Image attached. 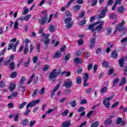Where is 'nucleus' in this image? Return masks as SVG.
Masks as SVG:
<instances>
[{"instance_id": "27", "label": "nucleus", "mask_w": 127, "mask_h": 127, "mask_svg": "<svg viewBox=\"0 0 127 127\" xmlns=\"http://www.w3.org/2000/svg\"><path fill=\"white\" fill-rule=\"evenodd\" d=\"M107 91H108V87L104 86L101 88L100 92L101 94H105V93H106V92H107Z\"/></svg>"}, {"instance_id": "21", "label": "nucleus", "mask_w": 127, "mask_h": 127, "mask_svg": "<svg viewBox=\"0 0 127 127\" xmlns=\"http://www.w3.org/2000/svg\"><path fill=\"white\" fill-rule=\"evenodd\" d=\"M60 74H61V75H64L65 77H69V76L71 75V72L64 71L62 72H61Z\"/></svg>"}, {"instance_id": "62", "label": "nucleus", "mask_w": 127, "mask_h": 127, "mask_svg": "<svg viewBox=\"0 0 127 127\" xmlns=\"http://www.w3.org/2000/svg\"><path fill=\"white\" fill-rule=\"evenodd\" d=\"M14 44L13 43H10L8 48V50H10V49H12V47H13Z\"/></svg>"}, {"instance_id": "25", "label": "nucleus", "mask_w": 127, "mask_h": 127, "mask_svg": "<svg viewBox=\"0 0 127 127\" xmlns=\"http://www.w3.org/2000/svg\"><path fill=\"white\" fill-rule=\"evenodd\" d=\"M95 25H96V22L92 24L89 25L88 26L89 29L91 30L92 32H93V33H94V32L95 31V29L93 30V28H94V27L95 26Z\"/></svg>"}, {"instance_id": "39", "label": "nucleus", "mask_w": 127, "mask_h": 127, "mask_svg": "<svg viewBox=\"0 0 127 127\" xmlns=\"http://www.w3.org/2000/svg\"><path fill=\"white\" fill-rule=\"evenodd\" d=\"M38 89H36L34 90L33 94H32V97H36L37 96V94L38 93Z\"/></svg>"}, {"instance_id": "53", "label": "nucleus", "mask_w": 127, "mask_h": 127, "mask_svg": "<svg viewBox=\"0 0 127 127\" xmlns=\"http://www.w3.org/2000/svg\"><path fill=\"white\" fill-rule=\"evenodd\" d=\"M38 60V57H37V56L34 57L33 58V63H34V64L37 63V61Z\"/></svg>"}, {"instance_id": "20", "label": "nucleus", "mask_w": 127, "mask_h": 127, "mask_svg": "<svg viewBox=\"0 0 127 127\" xmlns=\"http://www.w3.org/2000/svg\"><path fill=\"white\" fill-rule=\"evenodd\" d=\"M23 11L22 13V15H26L28 12H29V9L27 8V6H25L23 8Z\"/></svg>"}, {"instance_id": "49", "label": "nucleus", "mask_w": 127, "mask_h": 127, "mask_svg": "<svg viewBox=\"0 0 127 127\" xmlns=\"http://www.w3.org/2000/svg\"><path fill=\"white\" fill-rule=\"evenodd\" d=\"M16 76H17V73L15 71H14L13 72H12L10 75L11 78H15Z\"/></svg>"}, {"instance_id": "37", "label": "nucleus", "mask_w": 127, "mask_h": 127, "mask_svg": "<svg viewBox=\"0 0 127 127\" xmlns=\"http://www.w3.org/2000/svg\"><path fill=\"white\" fill-rule=\"evenodd\" d=\"M52 43H53V44H54V46L55 47L58 46V45H59V42L56 41V40H52Z\"/></svg>"}, {"instance_id": "55", "label": "nucleus", "mask_w": 127, "mask_h": 127, "mask_svg": "<svg viewBox=\"0 0 127 127\" xmlns=\"http://www.w3.org/2000/svg\"><path fill=\"white\" fill-rule=\"evenodd\" d=\"M14 28L15 29H17L18 28V22L15 21L14 24Z\"/></svg>"}, {"instance_id": "30", "label": "nucleus", "mask_w": 127, "mask_h": 127, "mask_svg": "<svg viewBox=\"0 0 127 127\" xmlns=\"http://www.w3.org/2000/svg\"><path fill=\"white\" fill-rule=\"evenodd\" d=\"M49 68H50V65H49L48 64H46L43 67V68L42 69V71H43L44 72H46V71H48V69H49Z\"/></svg>"}, {"instance_id": "7", "label": "nucleus", "mask_w": 127, "mask_h": 127, "mask_svg": "<svg viewBox=\"0 0 127 127\" xmlns=\"http://www.w3.org/2000/svg\"><path fill=\"white\" fill-rule=\"evenodd\" d=\"M125 21L123 20L122 23H120L116 27V29L115 31L114 32V33H116L117 31H124V29H125V28H124V25H125Z\"/></svg>"}, {"instance_id": "10", "label": "nucleus", "mask_w": 127, "mask_h": 127, "mask_svg": "<svg viewBox=\"0 0 127 127\" xmlns=\"http://www.w3.org/2000/svg\"><path fill=\"white\" fill-rule=\"evenodd\" d=\"M43 31H44V28H41L39 30V34H41V36L43 37H45V38H48L50 36V35L49 34H45L43 33Z\"/></svg>"}, {"instance_id": "1", "label": "nucleus", "mask_w": 127, "mask_h": 127, "mask_svg": "<svg viewBox=\"0 0 127 127\" xmlns=\"http://www.w3.org/2000/svg\"><path fill=\"white\" fill-rule=\"evenodd\" d=\"M60 73V70H58L57 69H54L50 73L49 80L50 81H55L56 78H57V76H58Z\"/></svg>"}, {"instance_id": "29", "label": "nucleus", "mask_w": 127, "mask_h": 127, "mask_svg": "<svg viewBox=\"0 0 127 127\" xmlns=\"http://www.w3.org/2000/svg\"><path fill=\"white\" fill-rule=\"evenodd\" d=\"M10 69L11 70H14V68H15V64L14 62H12L10 63L9 64Z\"/></svg>"}, {"instance_id": "63", "label": "nucleus", "mask_w": 127, "mask_h": 127, "mask_svg": "<svg viewBox=\"0 0 127 127\" xmlns=\"http://www.w3.org/2000/svg\"><path fill=\"white\" fill-rule=\"evenodd\" d=\"M5 85V82L0 81V88H3Z\"/></svg>"}, {"instance_id": "26", "label": "nucleus", "mask_w": 127, "mask_h": 127, "mask_svg": "<svg viewBox=\"0 0 127 127\" xmlns=\"http://www.w3.org/2000/svg\"><path fill=\"white\" fill-rule=\"evenodd\" d=\"M28 123V119H24L21 122V124L23 126V127H25L27 126V124Z\"/></svg>"}, {"instance_id": "3", "label": "nucleus", "mask_w": 127, "mask_h": 127, "mask_svg": "<svg viewBox=\"0 0 127 127\" xmlns=\"http://www.w3.org/2000/svg\"><path fill=\"white\" fill-rule=\"evenodd\" d=\"M114 95H111L110 96V97L105 98L103 100V105H105V107H106L107 109H109V108H110V106H111L110 101H111V100H113V99H114Z\"/></svg>"}, {"instance_id": "43", "label": "nucleus", "mask_w": 127, "mask_h": 127, "mask_svg": "<svg viewBox=\"0 0 127 127\" xmlns=\"http://www.w3.org/2000/svg\"><path fill=\"white\" fill-rule=\"evenodd\" d=\"M68 113L69 111L68 110H66L62 113V115L63 116V117H66V116L68 115Z\"/></svg>"}, {"instance_id": "32", "label": "nucleus", "mask_w": 127, "mask_h": 127, "mask_svg": "<svg viewBox=\"0 0 127 127\" xmlns=\"http://www.w3.org/2000/svg\"><path fill=\"white\" fill-rule=\"evenodd\" d=\"M81 6L80 5H76L73 7V10L74 11H78L81 8Z\"/></svg>"}, {"instance_id": "59", "label": "nucleus", "mask_w": 127, "mask_h": 127, "mask_svg": "<svg viewBox=\"0 0 127 127\" xmlns=\"http://www.w3.org/2000/svg\"><path fill=\"white\" fill-rule=\"evenodd\" d=\"M84 110H85V107H81L79 108L77 112H78V113H81V112H83V111H84Z\"/></svg>"}, {"instance_id": "58", "label": "nucleus", "mask_w": 127, "mask_h": 127, "mask_svg": "<svg viewBox=\"0 0 127 127\" xmlns=\"http://www.w3.org/2000/svg\"><path fill=\"white\" fill-rule=\"evenodd\" d=\"M122 0H116L115 1L116 4H118V5H121L122 4Z\"/></svg>"}, {"instance_id": "12", "label": "nucleus", "mask_w": 127, "mask_h": 127, "mask_svg": "<svg viewBox=\"0 0 127 127\" xmlns=\"http://www.w3.org/2000/svg\"><path fill=\"white\" fill-rule=\"evenodd\" d=\"M113 118V116L109 117V118L107 119V120L104 121V125L105 126H109V125H112L113 123V121L111 120Z\"/></svg>"}, {"instance_id": "19", "label": "nucleus", "mask_w": 127, "mask_h": 127, "mask_svg": "<svg viewBox=\"0 0 127 127\" xmlns=\"http://www.w3.org/2000/svg\"><path fill=\"white\" fill-rule=\"evenodd\" d=\"M111 57L112 58H114V59L118 58V53H117V51L114 50L112 52Z\"/></svg>"}, {"instance_id": "6", "label": "nucleus", "mask_w": 127, "mask_h": 127, "mask_svg": "<svg viewBox=\"0 0 127 127\" xmlns=\"http://www.w3.org/2000/svg\"><path fill=\"white\" fill-rule=\"evenodd\" d=\"M99 10H102L100 14L99 15V18H104L106 16V12L108 11V9H107V6L105 7H101Z\"/></svg>"}, {"instance_id": "33", "label": "nucleus", "mask_w": 127, "mask_h": 127, "mask_svg": "<svg viewBox=\"0 0 127 127\" xmlns=\"http://www.w3.org/2000/svg\"><path fill=\"white\" fill-rule=\"evenodd\" d=\"M70 106L72 108H75V107H76V106H77V103L76 102V101H75V100H72L70 102Z\"/></svg>"}, {"instance_id": "28", "label": "nucleus", "mask_w": 127, "mask_h": 127, "mask_svg": "<svg viewBox=\"0 0 127 127\" xmlns=\"http://www.w3.org/2000/svg\"><path fill=\"white\" fill-rule=\"evenodd\" d=\"M35 77V73H33L31 75L30 79L29 80V81L27 82V84L29 85L31 82H32L33 78Z\"/></svg>"}, {"instance_id": "51", "label": "nucleus", "mask_w": 127, "mask_h": 127, "mask_svg": "<svg viewBox=\"0 0 127 127\" xmlns=\"http://www.w3.org/2000/svg\"><path fill=\"white\" fill-rule=\"evenodd\" d=\"M109 17L110 18H116V17H117V16L116 15V14H115V13H112L109 15Z\"/></svg>"}, {"instance_id": "38", "label": "nucleus", "mask_w": 127, "mask_h": 127, "mask_svg": "<svg viewBox=\"0 0 127 127\" xmlns=\"http://www.w3.org/2000/svg\"><path fill=\"white\" fill-rule=\"evenodd\" d=\"M118 11L119 12H121L122 13V12H124L125 11V8H124V6H121L118 8Z\"/></svg>"}, {"instance_id": "13", "label": "nucleus", "mask_w": 127, "mask_h": 127, "mask_svg": "<svg viewBox=\"0 0 127 127\" xmlns=\"http://www.w3.org/2000/svg\"><path fill=\"white\" fill-rule=\"evenodd\" d=\"M47 21V18L45 17H43L39 19V23H40L41 25H44V24L46 23Z\"/></svg>"}, {"instance_id": "60", "label": "nucleus", "mask_w": 127, "mask_h": 127, "mask_svg": "<svg viewBox=\"0 0 127 127\" xmlns=\"http://www.w3.org/2000/svg\"><path fill=\"white\" fill-rule=\"evenodd\" d=\"M82 72H83V68L82 67H79L78 69H77V74H81L82 73Z\"/></svg>"}, {"instance_id": "2", "label": "nucleus", "mask_w": 127, "mask_h": 127, "mask_svg": "<svg viewBox=\"0 0 127 127\" xmlns=\"http://www.w3.org/2000/svg\"><path fill=\"white\" fill-rule=\"evenodd\" d=\"M64 23L65 24L66 29H70L74 25V22L72 21V18H66L64 20Z\"/></svg>"}, {"instance_id": "16", "label": "nucleus", "mask_w": 127, "mask_h": 127, "mask_svg": "<svg viewBox=\"0 0 127 127\" xmlns=\"http://www.w3.org/2000/svg\"><path fill=\"white\" fill-rule=\"evenodd\" d=\"M116 124L117 125H121V126L126 125V123L124 121H123L122 118H121L117 119Z\"/></svg>"}, {"instance_id": "24", "label": "nucleus", "mask_w": 127, "mask_h": 127, "mask_svg": "<svg viewBox=\"0 0 127 127\" xmlns=\"http://www.w3.org/2000/svg\"><path fill=\"white\" fill-rule=\"evenodd\" d=\"M26 105H27V102H24L22 104H20L19 105V106H18V109L19 110H21V109H23V108H24V107H25V106H26Z\"/></svg>"}, {"instance_id": "56", "label": "nucleus", "mask_w": 127, "mask_h": 127, "mask_svg": "<svg viewBox=\"0 0 127 127\" xmlns=\"http://www.w3.org/2000/svg\"><path fill=\"white\" fill-rule=\"evenodd\" d=\"M87 21L85 20H82L79 22V25H81V26L84 25V24H86V23Z\"/></svg>"}, {"instance_id": "52", "label": "nucleus", "mask_w": 127, "mask_h": 127, "mask_svg": "<svg viewBox=\"0 0 127 127\" xmlns=\"http://www.w3.org/2000/svg\"><path fill=\"white\" fill-rule=\"evenodd\" d=\"M102 65L103 67H105V68H107V67H108V66H109V63H108L107 62L104 61L103 63H102Z\"/></svg>"}, {"instance_id": "54", "label": "nucleus", "mask_w": 127, "mask_h": 127, "mask_svg": "<svg viewBox=\"0 0 127 127\" xmlns=\"http://www.w3.org/2000/svg\"><path fill=\"white\" fill-rule=\"evenodd\" d=\"M93 89L92 88H88L85 90V92L86 94H90V93L92 92Z\"/></svg>"}, {"instance_id": "42", "label": "nucleus", "mask_w": 127, "mask_h": 127, "mask_svg": "<svg viewBox=\"0 0 127 127\" xmlns=\"http://www.w3.org/2000/svg\"><path fill=\"white\" fill-rule=\"evenodd\" d=\"M35 124H36V121H31L30 122V123L29 124V126H30V127H32L34 126V125H35Z\"/></svg>"}, {"instance_id": "36", "label": "nucleus", "mask_w": 127, "mask_h": 127, "mask_svg": "<svg viewBox=\"0 0 127 127\" xmlns=\"http://www.w3.org/2000/svg\"><path fill=\"white\" fill-rule=\"evenodd\" d=\"M28 53V45L27 44H26V46L24 49V54L26 55Z\"/></svg>"}, {"instance_id": "23", "label": "nucleus", "mask_w": 127, "mask_h": 127, "mask_svg": "<svg viewBox=\"0 0 127 127\" xmlns=\"http://www.w3.org/2000/svg\"><path fill=\"white\" fill-rule=\"evenodd\" d=\"M10 92H12L15 89V83H11L10 84L9 86Z\"/></svg>"}, {"instance_id": "45", "label": "nucleus", "mask_w": 127, "mask_h": 127, "mask_svg": "<svg viewBox=\"0 0 127 127\" xmlns=\"http://www.w3.org/2000/svg\"><path fill=\"white\" fill-rule=\"evenodd\" d=\"M120 81L119 78H116L114 81H113V86H116L117 84L119 83V81Z\"/></svg>"}, {"instance_id": "48", "label": "nucleus", "mask_w": 127, "mask_h": 127, "mask_svg": "<svg viewBox=\"0 0 127 127\" xmlns=\"http://www.w3.org/2000/svg\"><path fill=\"white\" fill-rule=\"evenodd\" d=\"M83 79L84 81H88L89 79V75H88V73H86L84 74Z\"/></svg>"}, {"instance_id": "31", "label": "nucleus", "mask_w": 127, "mask_h": 127, "mask_svg": "<svg viewBox=\"0 0 127 127\" xmlns=\"http://www.w3.org/2000/svg\"><path fill=\"white\" fill-rule=\"evenodd\" d=\"M65 15L67 16V17H72V13H71V12L69 10H66L65 12Z\"/></svg>"}, {"instance_id": "50", "label": "nucleus", "mask_w": 127, "mask_h": 127, "mask_svg": "<svg viewBox=\"0 0 127 127\" xmlns=\"http://www.w3.org/2000/svg\"><path fill=\"white\" fill-rule=\"evenodd\" d=\"M102 53V48H98L96 50V53L97 54H100Z\"/></svg>"}, {"instance_id": "17", "label": "nucleus", "mask_w": 127, "mask_h": 127, "mask_svg": "<svg viewBox=\"0 0 127 127\" xmlns=\"http://www.w3.org/2000/svg\"><path fill=\"white\" fill-rule=\"evenodd\" d=\"M120 67H124L125 64V57H122L119 61Z\"/></svg>"}, {"instance_id": "61", "label": "nucleus", "mask_w": 127, "mask_h": 127, "mask_svg": "<svg viewBox=\"0 0 127 127\" xmlns=\"http://www.w3.org/2000/svg\"><path fill=\"white\" fill-rule=\"evenodd\" d=\"M38 82V76H35L34 81H33V83L34 84H37V82Z\"/></svg>"}, {"instance_id": "8", "label": "nucleus", "mask_w": 127, "mask_h": 127, "mask_svg": "<svg viewBox=\"0 0 127 127\" xmlns=\"http://www.w3.org/2000/svg\"><path fill=\"white\" fill-rule=\"evenodd\" d=\"M38 103H39V100H34L32 102L28 103L27 105L26 108H28V109H29V108H33V107H34L35 105H37Z\"/></svg>"}, {"instance_id": "41", "label": "nucleus", "mask_w": 127, "mask_h": 127, "mask_svg": "<svg viewBox=\"0 0 127 127\" xmlns=\"http://www.w3.org/2000/svg\"><path fill=\"white\" fill-rule=\"evenodd\" d=\"M49 30L50 32H54L55 30V26L52 25L50 26Z\"/></svg>"}, {"instance_id": "34", "label": "nucleus", "mask_w": 127, "mask_h": 127, "mask_svg": "<svg viewBox=\"0 0 127 127\" xmlns=\"http://www.w3.org/2000/svg\"><path fill=\"white\" fill-rule=\"evenodd\" d=\"M14 58V56L13 55H12L10 56V58L5 62V65H7V63H9L10 61H12L13 60V59Z\"/></svg>"}, {"instance_id": "9", "label": "nucleus", "mask_w": 127, "mask_h": 127, "mask_svg": "<svg viewBox=\"0 0 127 127\" xmlns=\"http://www.w3.org/2000/svg\"><path fill=\"white\" fill-rule=\"evenodd\" d=\"M60 85H61V83H58L56 86L55 87V88L53 89V90L51 93V98H53L54 97V95H55V93L56 92V91L58 90H59V88H60Z\"/></svg>"}, {"instance_id": "22", "label": "nucleus", "mask_w": 127, "mask_h": 127, "mask_svg": "<svg viewBox=\"0 0 127 127\" xmlns=\"http://www.w3.org/2000/svg\"><path fill=\"white\" fill-rule=\"evenodd\" d=\"M61 52L58 51L57 52L54 56V58H60L62 56Z\"/></svg>"}, {"instance_id": "35", "label": "nucleus", "mask_w": 127, "mask_h": 127, "mask_svg": "<svg viewBox=\"0 0 127 127\" xmlns=\"http://www.w3.org/2000/svg\"><path fill=\"white\" fill-rule=\"evenodd\" d=\"M76 84L79 85V84H81V82H82V78L81 77H77L76 78Z\"/></svg>"}, {"instance_id": "40", "label": "nucleus", "mask_w": 127, "mask_h": 127, "mask_svg": "<svg viewBox=\"0 0 127 127\" xmlns=\"http://www.w3.org/2000/svg\"><path fill=\"white\" fill-rule=\"evenodd\" d=\"M24 17L25 21H27L30 19V17H31V14H29L25 16Z\"/></svg>"}, {"instance_id": "4", "label": "nucleus", "mask_w": 127, "mask_h": 127, "mask_svg": "<svg viewBox=\"0 0 127 127\" xmlns=\"http://www.w3.org/2000/svg\"><path fill=\"white\" fill-rule=\"evenodd\" d=\"M73 85V81L71 79H67L64 81L63 86L65 87L67 89L71 88Z\"/></svg>"}, {"instance_id": "18", "label": "nucleus", "mask_w": 127, "mask_h": 127, "mask_svg": "<svg viewBox=\"0 0 127 127\" xmlns=\"http://www.w3.org/2000/svg\"><path fill=\"white\" fill-rule=\"evenodd\" d=\"M74 61L75 63H76V64H82V63H83V60L79 58H76L74 60Z\"/></svg>"}, {"instance_id": "46", "label": "nucleus", "mask_w": 127, "mask_h": 127, "mask_svg": "<svg viewBox=\"0 0 127 127\" xmlns=\"http://www.w3.org/2000/svg\"><path fill=\"white\" fill-rule=\"evenodd\" d=\"M99 125H100V123H99L98 122H96L92 124L91 126V127H99Z\"/></svg>"}, {"instance_id": "15", "label": "nucleus", "mask_w": 127, "mask_h": 127, "mask_svg": "<svg viewBox=\"0 0 127 127\" xmlns=\"http://www.w3.org/2000/svg\"><path fill=\"white\" fill-rule=\"evenodd\" d=\"M41 41L44 42L45 45H48L50 42V39H48V38H45V37H44V38L41 40Z\"/></svg>"}, {"instance_id": "44", "label": "nucleus", "mask_w": 127, "mask_h": 127, "mask_svg": "<svg viewBox=\"0 0 127 127\" xmlns=\"http://www.w3.org/2000/svg\"><path fill=\"white\" fill-rule=\"evenodd\" d=\"M29 64H30V58H29L28 59L27 62H26L24 64V66L25 67H28V66L29 65Z\"/></svg>"}, {"instance_id": "64", "label": "nucleus", "mask_w": 127, "mask_h": 127, "mask_svg": "<svg viewBox=\"0 0 127 127\" xmlns=\"http://www.w3.org/2000/svg\"><path fill=\"white\" fill-rule=\"evenodd\" d=\"M69 59H70V54L68 53V54H67L65 57V60H69Z\"/></svg>"}, {"instance_id": "5", "label": "nucleus", "mask_w": 127, "mask_h": 127, "mask_svg": "<svg viewBox=\"0 0 127 127\" xmlns=\"http://www.w3.org/2000/svg\"><path fill=\"white\" fill-rule=\"evenodd\" d=\"M105 23V21H98L95 22L96 25L97 24H99L97 26V27L94 29V30H97V31H101L103 30V26Z\"/></svg>"}, {"instance_id": "47", "label": "nucleus", "mask_w": 127, "mask_h": 127, "mask_svg": "<svg viewBox=\"0 0 127 127\" xmlns=\"http://www.w3.org/2000/svg\"><path fill=\"white\" fill-rule=\"evenodd\" d=\"M30 113V110H29V108H26V110L24 114V116H28L29 113Z\"/></svg>"}, {"instance_id": "11", "label": "nucleus", "mask_w": 127, "mask_h": 127, "mask_svg": "<svg viewBox=\"0 0 127 127\" xmlns=\"http://www.w3.org/2000/svg\"><path fill=\"white\" fill-rule=\"evenodd\" d=\"M96 42V39L95 38H92L90 39V41L89 42V47L91 49L94 48L95 47V43Z\"/></svg>"}, {"instance_id": "14", "label": "nucleus", "mask_w": 127, "mask_h": 127, "mask_svg": "<svg viewBox=\"0 0 127 127\" xmlns=\"http://www.w3.org/2000/svg\"><path fill=\"white\" fill-rule=\"evenodd\" d=\"M71 126V121H68L63 122L62 124V127H69Z\"/></svg>"}, {"instance_id": "57", "label": "nucleus", "mask_w": 127, "mask_h": 127, "mask_svg": "<svg viewBox=\"0 0 127 127\" xmlns=\"http://www.w3.org/2000/svg\"><path fill=\"white\" fill-rule=\"evenodd\" d=\"M11 94H12V95L13 96V97H17V96L18 95V92L15 91V92H13V93H11Z\"/></svg>"}]
</instances>
